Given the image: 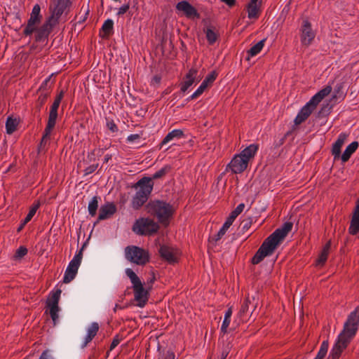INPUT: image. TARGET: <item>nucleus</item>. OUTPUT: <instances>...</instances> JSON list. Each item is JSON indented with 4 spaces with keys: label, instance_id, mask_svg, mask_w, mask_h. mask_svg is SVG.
<instances>
[{
    "label": "nucleus",
    "instance_id": "nucleus-1",
    "mask_svg": "<svg viewBox=\"0 0 359 359\" xmlns=\"http://www.w3.org/2000/svg\"><path fill=\"white\" fill-rule=\"evenodd\" d=\"M359 306L352 311L344 324V330L338 336L337 340L332 347L329 357L332 359H338L344 348L355 336L359 323Z\"/></svg>",
    "mask_w": 359,
    "mask_h": 359
},
{
    "label": "nucleus",
    "instance_id": "nucleus-2",
    "mask_svg": "<svg viewBox=\"0 0 359 359\" xmlns=\"http://www.w3.org/2000/svg\"><path fill=\"white\" fill-rule=\"evenodd\" d=\"M292 226L293 224L292 222H285L281 228L277 229L273 233L266 238L252 257V264H257L266 257L271 255L280 242L292 230Z\"/></svg>",
    "mask_w": 359,
    "mask_h": 359
},
{
    "label": "nucleus",
    "instance_id": "nucleus-3",
    "mask_svg": "<svg viewBox=\"0 0 359 359\" xmlns=\"http://www.w3.org/2000/svg\"><path fill=\"white\" fill-rule=\"evenodd\" d=\"M137 190L131 201V207L135 210L140 209L148 200L154 188V183L151 178L144 177L140 179L135 185Z\"/></svg>",
    "mask_w": 359,
    "mask_h": 359
},
{
    "label": "nucleus",
    "instance_id": "nucleus-4",
    "mask_svg": "<svg viewBox=\"0 0 359 359\" xmlns=\"http://www.w3.org/2000/svg\"><path fill=\"white\" fill-rule=\"evenodd\" d=\"M147 212L155 216L158 222L166 226L172 215V206L161 201H154L149 202L146 206Z\"/></svg>",
    "mask_w": 359,
    "mask_h": 359
},
{
    "label": "nucleus",
    "instance_id": "nucleus-5",
    "mask_svg": "<svg viewBox=\"0 0 359 359\" xmlns=\"http://www.w3.org/2000/svg\"><path fill=\"white\" fill-rule=\"evenodd\" d=\"M125 257L128 261L137 265H144L149 259L148 252L135 245L127 246L125 248Z\"/></svg>",
    "mask_w": 359,
    "mask_h": 359
},
{
    "label": "nucleus",
    "instance_id": "nucleus-6",
    "mask_svg": "<svg viewBox=\"0 0 359 359\" xmlns=\"http://www.w3.org/2000/svg\"><path fill=\"white\" fill-rule=\"evenodd\" d=\"M85 245H86L84 244L82 246L69 263L63 277V282L65 283H70L77 274L78 269L83 258V250L85 248Z\"/></svg>",
    "mask_w": 359,
    "mask_h": 359
},
{
    "label": "nucleus",
    "instance_id": "nucleus-7",
    "mask_svg": "<svg viewBox=\"0 0 359 359\" xmlns=\"http://www.w3.org/2000/svg\"><path fill=\"white\" fill-rule=\"evenodd\" d=\"M332 91V87L327 86L323 89L313 95L311 99L302 108L300 111L302 114H304L306 116H309L310 114L315 109L318 104L327 95H328Z\"/></svg>",
    "mask_w": 359,
    "mask_h": 359
},
{
    "label": "nucleus",
    "instance_id": "nucleus-8",
    "mask_svg": "<svg viewBox=\"0 0 359 359\" xmlns=\"http://www.w3.org/2000/svg\"><path fill=\"white\" fill-rule=\"evenodd\" d=\"M159 226L157 223L149 218H142L137 220L133 227V231L140 235L156 233Z\"/></svg>",
    "mask_w": 359,
    "mask_h": 359
},
{
    "label": "nucleus",
    "instance_id": "nucleus-9",
    "mask_svg": "<svg viewBox=\"0 0 359 359\" xmlns=\"http://www.w3.org/2000/svg\"><path fill=\"white\" fill-rule=\"evenodd\" d=\"M72 2L70 0H53L50 4V11L51 13V20H55L58 22V20L65 12V11L70 6Z\"/></svg>",
    "mask_w": 359,
    "mask_h": 359
},
{
    "label": "nucleus",
    "instance_id": "nucleus-10",
    "mask_svg": "<svg viewBox=\"0 0 359 359\" xmlns=\"http://www.w3.org/2000/svg\"><path fill=\"white\" fill-rule=\"evenodd\" d=\"M61 292V290L57 289L55 292H53L50 298L47 300V306L49 308V313L54 325H56L59 318L58 312L60 311V308L58 306V303Z\"/></svg>",
    "mask_w": 359,
    "mask_h": 359
},
{
    "label": "nucleus",
    "instance_id": "nucleus-11",
    "mask_svg": "<svg viewBox=\"0 0 359 359\" xmlns=\"http://www.w3.org/2000/svg\"><path fill=\"white\" fill-rule=\"evenodd\" d=\"M57 118V112L49 111L46 127L44 130L42 140L39 146L40 149H42L46 146L47 142L50 140L51 133L55 126Z\"/></svg>",
    "mask_w": 359,
    "mask_h": 359
},
{
    "label": "nucleus",
    "instance_id": "nucleus-12",
    "mask_svg": "<svg viewBox=\"0 0 359 359\" xmlns=\"http://www.w3.org/2000/svg\"><path fill=\"white\" fill-rule=\"evenodd\" d=\"M41 8L39 5L36 4L34 6L30 18L27 22V25L24 29V34L26 36L31 35L36 30V25L40 22Z\"/></svg>",
    "mask_w": 359,
    "mask_h": 359
},
{
    "label": "nucleus",
    "instance_id": "nucleus-13",
    "mask_svg": "<svg viewBox=\"0 0 359 359\" xmlns=\"http://www.w3.org/2000/svg\"><path fill=\"white\" fill-rule=\"evenodd\" d=\"M316 34L311 27V23L304 20L301 27V41L304 46H309L314 39Z\"/></svg>",
    "mask_w": 359,
    "mask_h": 359
},
{
    "label": "nucleus",
    "instance_id": "nucleus-14",
    "mask_svg": "<svg viewBox=\"0 0 359 359\" xmlns=\"http://www.w3.org/2000/svg\"><path fill=\"white\" fill-rule=\"evenodd\" d=\"M176 8L188 18L194 19L200 18V15L196 9L187 1L178 2L176 5Z\"/></svg>",
    "mask_w": 359,
    "mask_h": 359
},
{
    "label": "nucleus",
    "instance_id": "nucleus-15",
    "mask_svg": "<svg viewBox=\"0 0 359 359\" xmlns=\"http://www.w3.org/2000/svg\"><path fill=\"white\" fill-rule=\"evenodd\" d=\"M135 299L137 302L139 307H144L148 299V292L143 287L142 282L133 285Z\"/></svg>",
    "mask_w": 359,
    "mask_h": 359
},
{
    "label": "nucleus",
    "instance_id": "nucleus-16",
    "mask_svg": "<svg viewBox=\"0 0 359 359\" xmlns=\"http://www.w3.org/2000/svg\"><path fill=\"white\" fill-rule=\"evenodd\" d=\"M248 162L239 154L236 155L227 165L232 172L238 174L243 172L248 167Z\"/></svg>",
    "mask_w": 359,
    "mask_h": 359
},
{
    "label": "nucleus",
    "instance_id": "nucleus-17",
    "mask_svg": "<svg viewBox=\"0 0 359 359\" xmlns=\"http://www.w3.org/2000/svg\"><path fill=\"white\" fill-rule=\"evenodd\" d=\"M200 79V77L198 76V71L195 69H191L184 78V81L181 86V91L187 92L194 83H198Z\"/></svg>",
    "mask_w": 359,
    "mask_h": 359
},
{
    "label": "nucleus",
    "instance_id": "nucleus-18",
    "mask_svg": "<svg viewBox=\"0 0 359 359\" xmlns=\"http://www.w3.org/2000/svg\"><path fill=\"white\" fill-rule=\"evenodd\" d=\"M57 24V22L55 20H51V18L49 17L48 20L39 29H36V40L41 41L47 38L53 27Z\"/></svg>",
    "mask_w": 359,
    "mask_h": 359
},
{
    "label": "nucleus",
    "instance_id": "nucleus-19",
    "mask_svg": "<svg viewBox=\"0 0 359 359\" xmlns=\"http://www.w3.org/2000/svg\"><path fill=\"white\" fill-rule=\"evenodd\" d=\"M216 79V74L212 72L207 76L197 90L188 98V100H193L198 98Z\"/></svg>",
    "mask_w": 359,
    "mask_h": 359
},
{
    "label": "nucleus",
    "instance_id": "nucleus-20",
    "mask_svg": "<svg viewBox=\"0 0 359 359\" xmlns=\"http://www.w3.org/2000/svg\"><path fill=\"white\" fill-rule=\"evenodd\" d=\"M161 257L170 263H174L177 261V252L172 248L162 245L159 248Z\"/></svg>",
    "mask_w": 359,
    "mask_h": 359
},
{
    "label": "nucleus",
    "instance_id": "nucleus-21",
    "mask_svg": "<svg viewBox=\"0 0 359 359\" xmlns=\"http://www.w3.org/2000/svg\"><path fill=\"white\" fill-rule=\"evenodd\" d=\"M116 211V205L113 203H107L102 205L100 208L99 216L97 218V223L99 221L106 219L110 216L114 215Z\"/></svg>",
    "mask_w": 359,
    "mask_h": 359
},
{
    "label": "nucleus",
    "instance_id": "nucleus-22",
    "mask_svg": "<svg viewBox=\"0 0 359 359\" xmlns=\"http://www.w3.org/2000/svg\"><path fill=\"white\" fill-rule=\"evenodd\" d=\"M262 1L250 0L247 6L248 17L250 19H257L259 16Z\"/></svg>",
    "mask_w": 359,
    "mask_h": 359
},
{
    "label": "nucleus",
    "instance_id": "nucleus-23",
    "mask_svg": "<svg viewBox=\"0 0 359 359\" xmlns=\"http://www.w3.org/2000/svg\"><path fill=\"white\" fill-rule=\"evenodd\" d=\"M348 135L346 133H340L336 142L333 144L332 154L334 159L339 158L341 154V149L346 140Z\"/></svg>",
    "mask_w": 359,
    "mask_h": 359
},
{
    "label": "nucleus",
    "instance_id": "nucleus-24",
    "mask_svg": "<svg viewBox=\"0 0 359 359\" xmlns=\"http://www.w3.org/2000/svg\"><path fill=\"white\" fill-rule=\"evenodd\" d=\"M348 231L352 235H355L359 231V199L357 201V204L352 216Z\"/></svg>",
    "mask_w": 359,
    "mask_h": 359
},
{
    "label": "nucleus",
    "instance_id": "nucleus-25",
    "mask_svg": "<svg viewBox=\"0 0 359 359\" xmlns=\"http://www.w3.org/2000/svg\"><path fill=\"white\" fill-rule=\"evenodd\" d=\"M258 150V145L255 144H252L247 147L245 149H243L239 155L244 159L246 160V162H249L250 159L253 158L255 154Z\"/></svg>",
    "mask_w": 359,
    "mask_h": 359
},
{
    "label": "nucleus",
    "instance_id": "nucleus-26",
    "mask_svg": "<svg viewBox=\"0 0 359 359\" xmlns=\"http://www.w3.org/2000/svg\"><path fill=\"white\" fill-rule=\"evenodd\" d=\"M183 135V131L181 130L175 129L172 130L171 132L168 133V135L164 137V139L161 142L160 149H161L164 145L169 143L170 141L182 137Z\"/></svg>",
    "mask_w": 359,
    "mask_h": 359
},
{
    "label": "nucleus",
    "instance_id": "nucleus-27",
    "mask_svg": "<svg viewBox=\"0 0 359 359\" xmlns=\"http://www.w3.org/2000/svg\"><path fill=\"white\" fill-rule=\"evenodd\" d=\"M358 142L356 141H354V142H351L349 145H348L346 147L345 151L341 156V161L343 162H346L349 159V158L351 157L352 154L355 151V150L358 149Z\"/></svg>",
    "mask_w": 359,
    "mask_h": 359
},
{
    "label": "nucleus",
    "instance_id": "nucleus-28",
    "mask_svg": "<svg viewBox=\"0 0 359 359\" xmlns=\"http://www.w3.org/2000/svg\"><path fill=\"white\" fill-rule=\"evenodd\" d=\"M204 32L209 44L212 45L216 42L219 34L215 27L209 26L204 30Z\"/></svg>",
    "mask_w": 359,
    "mask_h": 359
},
{
    "label": "nucleus",
    "instance_id": "nucleus-29",
    "mask_svg": "<svg viewBox=\"0 0 359 359\" xmlns=\"http://www.w3.org/2000/svg\"><path fill=\"white\" fill-rule=\"evenodd\" d=\"M266 39H264L261 41H259L258 43H257L255 45H254L248 52H247V59L249 60L250 57H254L257 55L260 51L262 50L264 43H265Z\"/></svg>",
    "mask_w": 359,
    "mask_h": 359
},
{
    "label": "nucleus",
    "instance_id": "nucleus-30",
    "mask_svg": "<svg viewBox=\"0 0 359 359\" xmlns=\"http://www.w3.org/2000/svg\"><path fill=\"white\" fill-rule=\"evenodd\" d=\"M331 246V242L329 241L324 246L320 255H319L318 259L316 261L318 266H323L327 259V256L329 254V250Z\"/></svg>",
    "mask_w": 359,
    "mask_h": 359
},
{
    "label": "nucleus",
    "instance_id": "nucleus-31",
    "mask_svg": "<svg viewBox=\"0 0 359 359\" xmlns=\"http://www.w3.org/2000/svg\"><path fill=\"white\" fill-rule=\"evenodd\" d=\"M100 198L94 196L88 203V211L90 216L94 217L97 213Z\"/></svg>",
    "mask_w": 359,
    "mask_h": 359
},
{
    "label": "nucleus",
    "instance_id": "nucleus-32",
    "mask_svg": "<svg viewBox=\"0 0 359 359\" xmlns=\"http://www.w3.org/2000/svg\"><path fill=\"white\" fill-rule=\"evenodd\" d=\"M232 224L233 223L227 219L224 224H223V226H222V228L218 231V233L213 237H212V239L215 242L219 241L222 238V237L226 233V231L229 229V228L231 226Z\"/></svg>",
    "mask_w": 359,
    "mask_h": 359
},
{
    "label": "nucleus",
    "instance_id": "nucleus-33",
    "mask_svg": "<svg viewBox=\"0 0 359 359\" xmlns=\"http://www.w3.org/2000/svg\"><path fill=\"white\" fill-rule=\"evenodd\" d=\"M245 208L244 203H240L234 210L231 212L229 217L227 218L232 223L236 219V218L243 211Z\"/></svg>",
    "mask_w": 359,
    "mask_h": 359
},
{
    "label": "nucleus",
    "instance_id": "nucleus-34",
    "mask_svg": "<svg viewBox=\"0 0 359 359\" xmlns=\"http://www.w3.org/2000/svg\"><path fill=\"white\" fill-rule=\"evenodd\" d=\"M171 170V167L168 165H165L161 169L156 172L151 178V181L153 180H156L163 177L164 175H165L170 170Z\"/></svg>",
    "mask_w": 359,
    "mask_h": 359
},
{
    "label": "nucleus",
    "instance_id": "nucleus-35",
    "mask_svg": "<svg viewBox=\"0 0 359 359\" xmlns=\"http://www.w3.org/2000/svg\"><path fill=\"white\" fill-rule=\"evenodd\" d=\"M17 127V121L16 119H13L11 117L7 118L6 123V128L7 133L11 134L13 133Z\"/></svg>",
    "mask_w": 359,
    "mask_h": 359
},
{
    "label": "nucleus",
    "instance_id": "nucleus-36",
    "mask_svg": "<svg viewBox=\"0 0 359 359\" xmlns=\"http://www.w3.org/2000/svg\"><path fill=\"white\" fill-rule=\"evenodd\" d=\"M126 274L130 278L133 285L141 282L139 277L136 275V273L131 269H126Z\"/></svg>",
    "mask_w": 359,
    "mask_h": 359
},
{
    "label": "nucleus",
    "instance_id": "nucleus-37",
    "mask_svg": "<svg viewBox=\"0 0 359 359\" xmlns=\"http://www.w3.org/2000/svg\"><path fill=\"white\" fill-rule=\"evenodd\" d=\"M63 95H64V93H63V91H61L59 93V95L55 97L53 103L52 104L50 109V111L57 112V110H58L60 104L61 102V100L63 97Z\"/></svg>",
    "mask_w": 359,
    "mask_h": 359
},
{
    "label": "nucleus",
    "instance_id": "nucleus-38",
    "mask_svg": "<svg viewBox=\"0 0 359 359\" xmlns=\"http://www.w3.org/2000/svg\"><path fill=\"white\" fill-rule=\"evenodd\" d=\"M113 27H114V21L111 19H107V20L104 21V22L102 27V29L106 34L109 35L111 32V31L113 29Z\"/></svg>",
    "mask_w": 359,
    "mask_h": 359
},
{
    "label": "nucleus",
    "instance_id": "nucleus-39",
    "mask_svg": "<svg viewBox=\"0 0 359 359\" xmlns=\"http://www.w3.org/2000/svg\"><path fill=\"white\" fill-rule=\"evenodd\" d=\"M99 330V325L97 323H93L87 329V334L94 337L97 334Z\"/></svg>",
    "mask_w": 359,
    "mask_h": 359
},
{
    "label": "nucleus",
    "instance_id": "nucleus-40",
    "mask_svg": "<svg viewBox=\"0 0 359 359\" xmlns=\"http://www.w3.org/2000/svg\"><path fill=\"white\" fill-rule=\"evenodd\" d=\"M252 223V219L251 217L243 219L241 223V229L243 231H248Z\"/></svg>",
    "mask_w": 359,
    "mask_h": 359
},
{
    "label": "nucleus",
    "instance_id": "nucleus-41",
    "mask_svg": "<svg viewBox=\"0 0 359 359\" xmlns=\"http://www.w3.org/2000/svg\"><path fill=\"white\" fill-rule=\"evenodd\" d=\"M50 78H47L46 79L41 83L40 88H39V92L40 93H42V92H46V91H49V89L50 88Z\"/></svg>",
    "mask_w": 359,
    "mask_h": 359
},
{
    "label": "nucleus",
    "instance_id": "nucleus-42",
    "mask_svg": "<svg viewBox=\"0 0 359 359\" xmlns=\"http://www.w3.org/2000/svg\"><path fill=\"white\" fill-rule=\"evenodd\" d=\"M40 93L41 94L39 95L38 98V104L39 105V107H41L43 104L46 102L48 97L49 91L42 92Z\"/></svg>",
    "mask_w": 359,
    "mask_h": 359
},
{
    "label": "nucleus",
    "instance_id": "nucleus-43",
    "mask_svg": "<svg viewBox=\"0 0 359 359\" xmlns=\"http://www.w3.org/2000/svg\"><path fill=\"white\" fill-rule=\"evenodd\" d=\"M175 355L173 352L170 351H163L160 353L158 359H175Z\"/></svg>",
    "mask_w": 359,
    "mask_h": 359
},
{
    "label": "nucleus",
    "instance_id": "nucleus-44",
    "mask_svg": "<svg viewBox=\"0 0 359 359\" xmlns=\"http://www.w3.org/2000/svg\"><path fill=\"white\" fill-rule=\"evenodd\" d=\"M36 209H37V206L32 208L29 210V213L27 214V215L26 216V217L25 218V219L23 221V225H25L27 222H29L32 219V218L34 217V215H35V213L36 212Z\"/></svg>",
    "mask_w": 359,
    "mask_h": 359
},
{
    "label": "nucleus",
    "instance_id": "nucleus-45",
    "mask_svg": "<svg viewBox=\"0 0 359 359\" xmlns=\"http://www.w3.org/2000/svg\"><path fill=\"white\" fill-rule=\"evenodd\" d=\"M307 118L308 116H306L304 114H302V112L299 111L294 119V124L297 126L299 125L302 122H304Z\"/></svg>",
    "mask_w": 359,
    "mask_h": 359
},
{
    "label": "nucleus",
    "instance_id": "nucleus-46",
    "mask_svg": "<svg viewBox=\"0 0 359 359\" xmlns=\"http://www.w3.org/2000/svg\"><path fill=\"white\" fill-rule=\"evenodd\" d=\"M307 118L308 116H306L304 114H302V112L299 111L294 119V124L297 126L299 125L302 122H304Z\"/></svg>",
    "mask_w": 359,
    "mask_h": 359
},
{
    "label": "nucleus",
    "instance_id": "nucleus-47",
    "mask_svg": "<svg viewBox=\"0 0 359 359\" xmlns=\"http://www.w3.org/2000/svg\"><path fill=\"white\" fill-rule=\"evenodd\" d=\"M39 359H55L51 351L49 350H45L43 351Z\"/></svg>",
    "mask_w": 359,
    "mask_h": 359
},
{
    "label": "nucleus",
    "instance_id": "nucleus-48",
    "mask_svg": "<svg viewBox=\"0 0 359 359\" xmlns=\"http://www.w3.org/2000/svg\"><path fill=\"white\" fill-rule=\"evenodd\" d=\"M107 126L108 129L112 133H116L118 130L117 126L113 121L107 120Z\"/></svg>",
    "mask_w": 359,
    "mask_h": 359
},
{
    "label": "nucleus",
    "instance_id": "nucleus-49",
    "mask_svg": "<svg viewBox=\"0 0 359 359\" xmlns=\"http://www.w3.org/2000/svg\"><path fill=\"white\" fill-rule=\"evenodd\" d=\"M27 248L21 246L17 250L15 256L18 258H21V257H24L27 254Z\"/></svg>",
    "mask_w": 359,
    "mask_h": 359
},
{
    "label": "nucleus",
    "instance_id": "nucleus-50",
    "mask_svg": "<svg viewBox=\"0 0 359 359\" xmlns=\"http://www.w3.org/2000/svg\"><path fill=\"white\" fill-rule=\"evenodd\" d=\"M248 308H249V302H248V300H245L243 303V304H242V306L241 307V309H240V311H239V314L241 316L245 314L248 311Z\"/></svg>",
    "mask_w": 359,
    "mask_h": 359
},
{
    "label": "nucleus",
    "instance_id": "nucleus-51",
    "mask_svg": "<svg viewBox=\"0 0 359 359\" xmlns=\"http://www.w3.org/2000/svg\"><path fill=\"white\" fill-rule=\"evenodd\" d=\"M230 322H231V320L229 319H224V320L222 322V326H221V331L223 332V333H226V330H227V328L230 324Z\"/></svg>",
    "mask_w": 359,
    "mask_h": 359
},
{
    "label": "nucleus",
    "instance_id": "nucleus-52",
    "mask_svg": "<svg viewBox=\"0 0 359 359\" xmlns=\"http://www.w3.org/2000/svg\"><path fill=\"white\" fill-rule=\"evenodd\" d=\"M129 8H130V4H124L121 8H119L118 11L117 13V15H123L124 13H126L128 11Z\"/></svg>",
    "mask_w": 359,
    "mask_h": 359
},
{
    "label": "nucleus",
    "instance_id": "nucleus-53",
    "mask_svg": "<svg viewBox=\"0 0 359 359\" xmlns=\"http://www.w3.org/2000/svg\"><path fill=\"white\" fill-rule=\"evenodd\" d=\"M121 339L118 337V335H116L113 341L110 345L109 351H112L114 348H115L118 344L120 343Z\"/></svg>",
    "mask_w": 359,
    "mask_h": 359
},
{
    "label": "nucleus",
    "instance_id": "nucleus-54",
    "mask_svg": "<svg viewBox=\"0 0 359 359\" xmlns=\"http://www.w3.org/2000/svg\"><path fill=\"white\" fill-rule=\"evenodd\" d=\"M329 344L327 341H323V343L320 345V348L319 351L321 353H323L325 354H327V350H328Z\"/></svg>",
    "mask_w": 359,
    "mask_h": 359
},
{
    "label": "nucleus",
    "instance_id": "nucleus-55",
    "mask_svg": "<svg viewBox=\"0 0 359 359\" xmlns=\"http://www.w3.org/2000/svg\"><path fill=\"white\" fill-rule=\"evenodd\" d=\"M140 138V135L138 134H132V135H130L128 137H127V141L128 142H135L137 140H139Z\"/></svg>",
    "mask_w": 359,
    "mask_h": 359
},
{
    "label": "nucleus",
    "instance_id": "nucleus-56",
    "mask_svg": "<svg viewBox=\"0 0 359 359\" xmlns=\"http://www.w3.org/2000/svg\"><path fill=\"white\" fill-rule=\"evenodd\" d=\"M330 107L328 106V104H323V106L322 107L320 111H319V115L320 116H325V114H327L328 111H330Z\"/></svg>",
    "mask_w": 359,
    "mask_h": 359
},
{
    "label": "nucleus",
    "instance_id": "nucleus-57",
    "mask_svg": "<svg viewBox=\"0 0 359 359\" xmlns=\"http://www.w3.org/2000/svg\"><path fill=\"white\" fill-rule=\"evenodd\" d=\"M93 339V337L87 334L84 339L83 342L81 344V348H84L87 346V344L92 341Z\"/></svg>",
    "mask_w": 359,
    "mask_h": 359
},
{
    "label": "nucleus",
    "instance_id": "nucleus-58",
    "mask_svg": "<svg viewBox=\"0 0 359 359\" xmlns=\"http://www.w3.org/2000/svg\"><path fill=\"white\" fill-rule=\"evenodd\" d=\"M97 168V166L96 165H90L89 167H88L86 170H85V175H89L92 172H93Z\"/></svg>",
    "mask_w": 359,
    "mask_h": 359
},
{
    "label": "nucleus",
    "instance_id": "nucleus-59",
    "mask_svg": "<svg viewBox=\"0 0 359 359\" xmlns=\"http://www.w3.org/2000/svg\"><path fill=\"white\" fill-rule=\"evenodd\" d=\"M232 309L231 308H229L225 313V315H224V319H229L231 320V315H232Z\"/></svg>",
    "mask_w": 359,
    "mask_h": 359
},
{
    "label": "nucleus",
    "instance_id": "nucleus-60",
    "mask_svg": "<svg viewBox=\"0 0 359 359\" xmlns=\"http://www.w3.org/2000/svg\"><path fill=\"white\" fill-rule=\"evenodd\" d=\"M221 1L229 6H233L236 4V0H221Z\"/></svg>",
    "mask_w": 359,
    "mask_h": 359
},
{
    "label": "nucleus",
    "instance_id": "nucleus-61",
    "mask_svg": "<svg viewBox=\"0 0 359 359\" xmlns=\"http://www.w3.org/2000/svg\"><path fill=\"white\" fill-rule=\"evenodd\" d=\"M325 355L326 354L321 353L318 351L316 356L315 357V359H323Z\"/></svg>",
    "mask_w": 359,
    "mask_h": 359
},
{
    "label": "nucleus",
    "instance_id": "nucleus-62",
    "mask_svg": "<svg viewBox=\"0 0 359 359\" xmlns=\"http://www.w3.org/2000/svg\"><path fill=\"white\" fill-rule=\"evenodd\" d=\"M228 354H229V351H224L222 352L221 359H226L227 355H228Z\"/></svg>",
    "mask_w": 359,
    "mask_h": 359
},
{
    "label": "nucleus",
    "instance_id": "nucleus-63",
    "mask_svg": "<svg viewBox=\"0 0 359 359\" xmlns=\"http://www.w3.org/2000/svg\"><path fill=\"white\" fill-rule=\"evenodd\" d=\"M24 226H25V225H23V223H22V224H21V226L19 227L18 231H20V230L22 229V227H23Z\"/></svg>",
    "mask_w": 359,
    "mask_h": 359
},
{
    "label": "nucleus",
    "instance_id": "nucleus-64",
    "mask_svg": "<svg viewBox=\"0 0 359 359\" xmlns=\"http://www.w3.org/2000/svg\"><path fill=\"white\" fill-rule=\"evenodd\" d=\"M117 308H118V305H116V306H115V308H114V311H116Z\"/></svg>",
    "mask_w": 359,
    "mask_h": 359
}]
</instances>
